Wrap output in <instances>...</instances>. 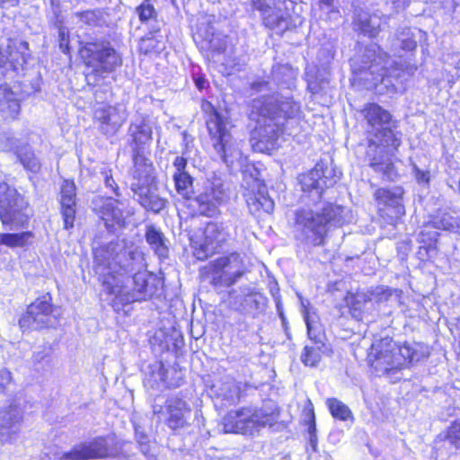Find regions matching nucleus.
Returning <instances> with one entry per match:
<instances>
[{
    "label": "nucleus",
    "mask_w": 460,
    "mask_h": 460,
    "mask_svg": "<svg viewBox=\"0 0 460 460\" xmlns=\"http://www.w3.org/2000/svg\"><path fill=\"white\" fill-rule=\"evenodd\" d=\"M301 112V105L291 94L275 93L254 99L250 118L256 122L252 140L260 150L273 148L283 132L285 124L296 119Z\"/></svg>",
    "instance_id": "nucleus-1"
},
{
    "label": "nucleus",
    "mask_w": 460,
    "mask_h": 460,
    "mask_svg": "<svg viewBox=\"0 0 460 460\" xmlns=\"http://www.w3.org/2000/svg\"><path fill=\"white\" fill-rule=\"evenodd\" d=\"M312 205L296 209L295 230L296 237L308 245L321 246L325 243L329 231L341 227L349 220V211L343 206L311 196Z\"/></svg>",
    "instance_id": "nucleus-2"
},
{
    "label": "nucleus",
    "mask_w": 460,
    "mask_h": 460,
    "mask_svg": "<svg viewBox=\"0 0 460 460\" xmlns=\"http://www.w3.org/2000/svg\"><path fill=\"white\" fill-rule=\"evenodd\" d=\"M429 349L421 343H405L398 347L393 339L385 337L376 341L371 347L373 365L376 370L388 373L420 361L429 356Z\"/></svg>",
    "instance_id": "nucleus-3"
},
{
    "label": "nucleus",
    "mask_w": 460,
    "mask_h": 460,
    "mask_svg": "<svg viewBox=\"0 0 460 460\" xmlns=\"http://www.w3.org/2000/svg\"><path fill=\"white\" fill-rule=\"evenodd\" d=\"M173 181L177 192L186 199H193L197 210L202 216L213 217L219 214V205L228 198L224 183L219 180L206 181L203 189L195 197L193 178L188 172L174 173Z\"/></svg>",
    "instance_id": "nucleus-4"
},
{
    "label": "nucleus",
    "mask_w": 460,
    "mask_h": 460,
    "mask_svg": "<svg viewBox=\"0 0 460 460\" xmlns=\"http://www.w3.org/2000/svg\"><path fill=\"white\" fill-rule=\"evenodd\" d=\"M80 55L85 66L92 68V72L86 75L90 84L92 77H100L103 74L115 71L122 65V58L117 50L105 40H92L85 42L80 49ZM97 79L94 78L93 84Z\"/></svg>",
    "instance_id": "nucleus-5"
},
{
    "label": "nucleus",
    "mask_w": 460,
    "mask_h": 460,
    "mask_svg": "<svg viewBox=\"0 0 460 460\" xmlns=\"http://www.w3.org/2000/svg\"><path fill=\"white\" fill-rule=\"evenodd\" d=\"M149 279H155L146 272V269L135 272L132 276L119 279L116 276L108 277L102 281L104 290L121 302L140 301L152 296L156 288L150 283Z\"/></svg>",
    "instance_id": "nucleus-6"
},
{
    "label": "nucleus",
    "mask_w": 460,
    "mask_h": 460,
    "mask_svg": "<svg viewBox=\"0 0 460 460\" xmlns=\"http://www.w3.org/2000/svg\"><path fill=\"white\" fill-rule=\"evenodd\" d=\"M207 127L213 141V146L220 159L227 165L242 164L243 154L240 144L233 140L229 131L230 124L213 107L207 119Z\"/></svg>",
    "instance_id": "nucleus-7"
},
{
    "label": "nucleus",
    "mask_w": 460,
    "mask_h": 460,
    "mask_svg": "<svg viewBox=\"0 0 460 460\" xmlns=\"http://www.w3.org/2000/svg\"><path fill=\"white\" fill-rule=\"evenodd\" d=\"M276 421L272 412L262 409L243 407L237 411H229L224 418V430L226 433H241L254 435L260 429L272 426Z\"/></svg>",
    "instance_id": "nucleus-8"
},
{
    "label": "nucleus",
    "mask_w": 460,
    "mask_h": 460,
    "mask_svg": "<svg viewBox=\"0 0 460 460\" xmlns=\"http://www.w3.org/2000/svg\"><path fill=\"white\" fill-rule=\"evenodd\" d=\"M367 143L366 161L369 167L376 172L382 173L384 179L394 181L397 172L392 157L401 145L394 144L393 138H385L384 135L380 134L367 137Z\"/></svg>",
    "instance_id": "nucleus-9"
},
{
    "label": "nucleus",
    "mask_w": 460,
    "mask_h": 460,
    "mask_svg": "<svg viewBox=\"0 0 460 460\" xmlns=\"http://www.w3.org/2000/svg\"><path fill=\"white\" fill-rule=\"evenodd\" d=\"M387 64L388 60L377 55L375 47H369L352 59L351 69L358 81L367 88H372L384 81Z\"/></svg>",
    "instance_id": "nucleus-10"
},
{
    "label": "nucleus",
    "mask_w": 460,
    "mask_h": 460,
    "mask_svg": "<svg viewBox=\"0 0 460 460\" xmlns=\"http://www.w3.org/2000/svg\"><path fill=\"white\" fill-rule=\"evenodd\" d=\"M341 174L333 166L331 158H322L314 169L299 177L301 190L309 192L310 196L323 199L324 188L333 186Z\"/></svg>",
    "instance_id": "nucleus-11"
},
{
    "label": "nucleus",
    "mask_w": 460,
    "mask_h": 460,
    "mask_svg": "<svg viewBox=\"0 0 460 460\" xmlns=\"http://www.w3.org/2000/svg\"><path fill=\"white\" fill-rule=\"evenodd\" d=\"M266 4L263 0H251L253 10L261 13L263 23L270 30L278 33H283L292 26L289 5L293 3L290 0H270Z\"/></svg>",
    "instance_id": "nucleus-12"
},
{
    "label": "nucleus",
    "mask_w": 460,
    "mask_h": 460,
    "mask_svg": "<svg viewBox=\"0 0 460 460\" xmlns=\"http://www.w3.org/2000/svg\"><path fill=\"white\" fill-rule=\"evenodd\" d=\"M27 202L6 182L0 181V220L3 225H22L27 220Z\"/></svg>",
    "instance_id": "nucleus-13"
},
{
    "label": "nucleus",
    "mask_w": 460,
    "mask_h": 460,
    "mask_svg": "<svg viewBox=\"0 0 460 460\" xmlns=\"http://www.w3.org/2000/svg\"><path fill=\"white\" fill-rule=\"evenodd\" d=\"M369 129L368 137H375L377 134L384 135L385 138H393L394 144L401 145L400 133L394 132L395 121L392 119L390 112L376 103H368L361 111Z\"/></svg>",
    "instance_id": "nucleus-14"
},
{
    "label": "nucleus",
    "mask_w": 460,
    "mask_h": 460,
    "mask_svg": "<svg viewBox=\"0 0 460 460\" xmlns=\"http://www.w3.org/2000/svg\"><path fill=\"white\" fill-rule=\"evenodd\" d=\"M152 349L156 354L166 351L177 353L184 345V339L174 318H165L149 338Z\"/></svg>",
    "instance_id": "nucleus-15"
},
{
    "label": "nucleus",
    "mask_w": 460,
    "mask_h": 460,
    "mask_svg": "<svg viewBox=\"0 0 460 460\" xmlns=\"http://www.w3.org/2000/svg\"><path fill=\"white\" fill-rule=\"evenodd\" d=\"M209 394L222 402L223 406H231L237 403L241 397L246 394L247 390L256 386L248 382H237L229 375L215 377L210 385Z\"/></svg>",
    "instance_id": "nucleus-16"
},
{
    "label": "nucleus",
    "mask_w": 460,
    "mask_h": 460,
    "mask_svg": "<svg viewBox=\"0 0 460 460\" xmlns=\"http://www.w3.org/2000/svg\"><path fill=\"white\" fill-rule=\"evenodd\" d=\"M211 268L215 274L212 279L215 286L229 287L243 275L242 260L236 252L215 260Z\"/></svg>",
    "instance_id": "nucleus-17"
},
{
    "label": "nucleus",
    "mask_w": 460,
    "mask_h": 460,
    "mask_svg": "<svg viewBox=\"0 0 460 460\" xmlns=\"http://www.w3.org/2000/svg\"><path fill=\"white\" fill-rule=\"evenodd\" d=\"M26 41L8 40L5 46H0V71L3 75L22 69L30 54Z\"/></svg>",
    "instance_id": "nucleus-18"
},
{
    "label": "nucleus",
    "mask_w": 460,
    "mask_h": 460,
    "mask_svg": "<svg viewBox=\"0 0 460 460\" xmlns=\"http://www.w3.org/2000/svg\"><path fill=\"white\" fill-rule=\"evenodd\" d=\"M227 238L228 233L222 224L210 222L204 229L203 241L194 246L193 255L199 261L207 260L217 252Z\"/></svg>",
    "instance_id": "nucleus-19"
},
{
    "label": "nucleus",
    "mask_w": 460,
    "mask_h": 460,
    "mask_svg": "<svg viewBox=\"0 0 460 460\" xmlns=\"http://www.w3.org/2000/svg\"><path fill=\"white\" fill-rule=\"evenodd\" d=\"M124 249L125 240L123 239H116L93 249L95 270L103 277L102 281L108 277L114 276L113 266H116L119 254Z\"/></svg>",
    "instance_id": "nucleus-20"
},
{
    "label": "nucleus",
    "mask_w": 460,
    "mask_h": 460,
    "mask_svg": "<svg viewBox=\"0 0 460 460\" xmlns=\"http://www.w3.org/2000/svg\"><path fill=\"white\" fill-rule=\"evenodd\" d=\"M146 263L143 253L137 249L128 247L125 242V249L119 254L116 266H113V275L119 279L132 276L135 272L145 270Z\"/></svg>",
    "instance_id": "nucleus-21"
},
{
    "label": "nucleus",
    "mask_w": 460,
    "mask_h": 460,
    "mask_svg": "<svg viewBox=\"0 0 460 460\" xmlns=\"http://www.w3.org/2000/svg\"><path fill=\"white\" fill-rule=\"evenodd\" d=\"M94 119L100 130L106 136L115 135L127 119L126 111L115 106L102 105L95 109Z\"/></svg>",
    "instance_id": "nucleus-22"
},
{
    "label": "nucleus",
    "mask_w": 460,
    "mask_h": 460,
    "mask_svg": "<svg viewBox=\"0 0 460 460\" xmlns=\"http://www.w3.org/2000/svg\"><path fill=\"white\" fill-rule=\"evenodd\" d=\"M166 425L172 430L183 429L188 425L187 418L190 408L187 402L177 396L170 397L165 402Z\"/></svg>",
    "instance_id": "nucleus-23"
},
{
    "label": "nucleus",
    "mask_w": 460,
    "mask_h": 460,
    "mask_svg": "<svg viewBox=\"0 0 460 460\" xmlns=\"http://www.w3.org/2000/svg\"><path fill=\"white\" fill-rule=\"evenodd\" d=\"M22 411L16 405L0 411V441L10 442L14 439L21 429Z\"/></svg>",
    "instance_id": "nucleus-24"
},
{
    "label": "nucleus",
    "mask_w": 460,
    "mask_h": 460,
    "mask_svg": "<svg viewBox=\"0 0 460 460\" xmlns=\"http://www.w3.org/2000/svg\"><path fill=\"white\" fill-rule=\"evenodd\" d=\"M131 190L139 204L154 213L161 212L167 205L166 199L159 197L151 188V183H132Z\"/></svg>",
    "instance_id": "nucleus-25"
},
{
    "label": "nucleus",
    "mask_w": 460,
    "mask_h": 460,
    "mask_svg": "<svg viewBox=\"0 0 460 460\" xmlns=\"http://www.w3.org/2000/svg\"><path fill=\"white\" fill-rule=\"evenodd\" d=\"M121 200L112 198L106 199L101 208L100 217L109 232H113L116 226H121L124 224L123 207Z\"/></svg>",
    "instance_id": "nucleus-26"
},
{
    "label": "nucleus",
    "mask_w": 460,
    "mask_h": 460,
    "mask_svg": "<svg viewBox=\"0 0 460 460\" xmlns=\"http://www.w3.org/2000/svg\"><path fill=\"white\" fill-rule=\"evenodd\" d=\"M393 295V290L385 286H378L369 289L367 292H357L355 295L347 298V303L352 310L360 311L361 304L367 301L375 303H383L389 300Z\"/></svg>",
    "instance_id": "nucleus-27"
},
{
    "label": "nucleus",
    "mask_w": 460,
    "mask_h": 460,
    "mask_svg": "<svg viewBox=\"0 0 460 460\" xmlns=\"http://www.w3.org/2000/svg\"><path fill=\"white\" fill-rule=\"evenodd\" d=\"M61 213L66 229L74 227L75 217V185L73 181H65L61 188Z\"/></svg>",
    "instance_id": "nucleus-28"
},
{
    "label": "nucleus",
    "mask_w": 460,
    "mask_h": 460,
    "mask_svg": "<svg viewBox=\"0 0 460 460\" xmlns=\"http://www.w3.org/2000/svg\"><path fill=\"white\" fill-rule=\"evenodd\" d=\"M403 190L401 187L392 189L380 188L375 192V199L379 206L390 207L396 217L404 215V207L402 204Z\"/></svg>",
    "instance_id": "nucleus-29"
},
{
    "label": "nucleus",
    "mask_w": 460,
    "mask_h": 460,
    "mask_svg": "<svg viewBox=\"0 0 460 460\" xmlns=\"http://www.w3.org/2000/svg\"><path fill=\"white\" fill-rule=\"evenodd\" d=\"M132 151L135 168L133 174L136 180L133 183H152L154 167L144 155L143 147H133Z\"/></svg>",
    "instance_id": "nucleus-30"
},
{
    "label": "nucleus",
    "mask_w": 460,
    "mask_h": 460,
    "mask_svg": "<svg viewBox=\"0 0 460 460\" xmlns=\"http://www.w3.org/2000/svg\"><path fill=\"white\" fill-rule=\"evenodd\" d=\"M128 136L131 138L130 146L132 148L143 147L152 139V128L144 117L137 116L129 126Z\"/></svg>",
    "instance_id": "nucleus-31"
},
{
    "label": "nucleus",
    "mask_w": 460,
    "mask_h": 460,
    "mask_svg": "<svg viewBox=\"0 0 460 460\" xmlns=\"http://www.w3.org/2000/svg\"><path fill=\"white\" fill-rule=\"evenodd\" d=\"M145 238L150 248L160 259L169 256V240L155 225L146 226Z\"/></svg>",
    "instance_id": "nucleus-32"
},
{
    "label": "nucleus",
    "mask_w": 460,
    "mask_h": 460,
    "mask_svg": "<svg viewBox=\"0 0 460 460\" xmlns=\"http://www.w3.org/2000/svg\"><path fill=\"white\" fill-rule=\"evenodd\" d=\"M265 187L259 189L257 193L250 192L246 195V203L250 212L257 217L261 213L270 214L274 209V201L265 193Z\"/></svg>",
    "instance_id": "nucleus-33"
},
{
    "label": "nucleus",
    "mask_w": 460,
    "mask_h": 460,
    "mask_svg": "<svg viewBox=\"0 0 460 460\" xmlns=\"http://www.w3.org/2000/svg\"><path fill=\"white\" fill-rule=\"evenodd\" d=\"M382 18L377 13L359 11L356 13L354 24L357 30L368 37L375 38L381 31Z\"/></svg>",
    "instance_id": "nucleus-34"
},
{
    "label": "nucleus",
    "mask_w": 460,
    "mask_h": 460,
    "mask_svg": "<svg viewBox=\"0 0 460 460\" xmlns=\"http://www.w3.org/2000/svg\"><path fill=\"white\" fill-rule=\"evenodd\" d=\"M87 460L110 457L115 455L109 440L104 437L94 438L91 441L82 443Z\"/></svg>",
    "instance_id": "nucleus-35"
},
{
    "label": "nucleus",
    "mask_w": 460,
    "mask_h": 460,
    "mask_svg": "<svg viewBox=\"0 0 460 460\" xmlns=\"http://www.w3.org/2000/svg\"><path fill=\"white\" fill-rule=\"evenodd\" d=\"M417 42L410 28L403 27L391 38V51L394 55L401 56V51H412L416 49Z\"/></svg>",
    "instance_id": "nucleus-36"
},
{
    "label": "nucleus",
    "mask_w": 460,
    "mask_h": 460,
    "mask_svg": "<svg viewBox=\"0 0 460 460\" xmlns=\"http://www.w3.org/2000/svg\"><path fill=\"white\" fill-rule=\"evenodd\" d=\"M21 111V105L15 93L6 85H0V112L11 119H15Z\"/></svg>",
    "instance_id": "nucleus-37"
},
{
    "label": "nucleus",
    "mask_w": 460,
    "mask_h": 460,
    "mask_svg": "<svg viewBox=\"0 0 460 460\" xmlns=\"http://www.w3.org/2000/svg\"><path fill=\"white\" fill-rule=\"evenodd\" d=\"M144 384L146 386L152 389H158L161 385L165 384L166 370L161 361L149 364L144 370Z\"/></svg>",
    "instance_id": "nucleus-38"
},
{
    "label": "nucleus",
    "mask_w": 460,
    "mask_h": 460,
    "mask_svg": "<svg viewBox=\"0 0 460 460\" xmlns=\"http://www.w3.org/2000/svg\"><path fill=\"white\" fill-rule=\"evenodd\" d=\"M226 48V38L220 34L212 32L201 41V49L206 50L208 58L215 60L217 56L224 53Z\"/></svg>",
    "instance_id": "nucleus-39"
},
{
    "label": "nucleus",
    "mask_w": 460,
    "mask_h": 460,
    "mask_svg": "<svg viewBox=\"0 0 460 460\" xmlns=\"http://www.w3.org/2000/svg\"><path fill=\"white\" fill-rule=\"evenodd\" d=\"M56 313V308L52 304L51 296L47 293L38 297L34 302L28 305V316H49Z\"/></svg>",
    "instance_id": "nucleus-40"
},
{
    "label": "nucleus",
    "mask_w": 460,
    "mask_h": 460,
    "mask_svg": "<svg viewBox=\"0 0 460 460\" xmlns=\"http://www.w3.org/2000/svg\"><path fill=\"white\" fill-rule=\"evenodd\" d=\"M272 78L278 85L291 89L295 85L296 75L291 66L278 65L272 68Z\"/></svg>",
    "instance_id": "nucleus-41"
},
{
    "label": "nucleus",
    "mask_w": 460,
    "mask_h": 460,
    "mask_svg": "<svg viewBox=\"0 0 460 460\" xmlns=\"http://www.w3.org/2000/svg\"><path fill=\"white\" fill-rule=\"evenodd\" d=\"M139 51L145 55L152 53H160L165 49V43L162 36L154 32H149L140 39L138 44Z\"/></svg>",
    "instance_id": "nucleus-42"
},
{
    "label": "nucleus",
    "mask_w": 460,
    "mask_h": 460,
    "mask_svg": "<svg viewBox=\"0 0 460 460\" xmlns=\"http://www.w3.org/2000/svg\"><path fill=\"white\" fill-rule=\"evenodd\" d=\"M307 327V334L312 342L324 345V328L320 323V318H305Z\"/></svg>",
    "instance_id": "nucleus-43"
},
{
    "label": "nucleus",
    "mask_w": 460,
    "mask_h": 460,
    "mask_svg": "<svg viewBox=\"0 0 460 460\" xmlns=\"http://www.w3.org/2000/svg\"><path fill=\"white\" fill-rule=\"evenodd\" d=\"M313 345H305L301 355V360L305 366L316 367L322 358L324 345L313 342Z\"/></svg>",
    "instance_id": "nucleus-44"
},
{
    "label": "nucleus",
    "mask_w": 460,
    "mask_h": 460,
    "mask_svg": "<svg viewBox=\"0 0 460 460\" xmlns=\"http://www.w3.org/2000/svg\"><path fill=\"white\" fill-rule=\"evenodd\" d=\"M326 404L333 418L344 421L349 419H353V415L349 408L337 398L327 399Z\"/></svg>",
    "instance_id": "nucleus-45"
},
{
    "label": "nucleus",
    "mask_w": 460,
    "mask_h": 460,
    "mask_svg": "<svg viewBox=\"0 0 460 460\" xmlns=\"http://www.w3.org/2000/svg\"><path fill=\"white\" fill-rule=\"evenodd\" d=\"M31 235L29 232L21 234H0V243L9 247L22 246L28 236Z\"/></svg>",
    "instance_id": "nucleus-46"
},
{
    "label": "nucleus",
    "mask_w": 460,
    "mask_h": 460,
    "mask_svg": "<svg viewBox=\"0 0 460 460\" xmlns=\"http://www.w3.org/2000/svg\"><path fill=\"white\" fill-rule=\"evenodd\" d=\"M18 157L26 170L32 172H38L40 171V163L33 152L26 150L22 153H19Z\"/></svg>",
    "instance_id": "nucleus-47"
},
{
    "label": "nucleus",
    "mask_w": 460,
    "mask_h": 460,
    "mask_svg": "<svg viewBox=\"0 0 460 460\" xmlns=\"http://www.w3.org/2000/svg\"><path fill=\"white\" fill-rule=\"evenodd\" d=\"M75 15L78 17L82 22L91 26L98 25L102 18L101 12L96 10L75 13Z\"/></svg>",
    "instance_id": "nucleus-48"
},
{
    "label": "nucleus",
    "mask_w": 460,
    "mask_h": 460,
    "mask_svg": "<svg viewBox=\"0 0 460 460\" xmlns=\"http://www.w3.org/2000/svg\"><path fill=\"white\" fill-rule=\"evenodd\" d=\"M59 460H87L82 443L73 447V448L62 454Z\"/></svg>",
    "instance_id": "nucleus-49"
},
{
    "label": "nucleus",
    "mask_w": 460,
    "mask_h": 460,
    "mask_svg": "<svg viewBox=\"0 0 460 460\" xmlns=\"http://www.w3.org/2000/svg\"><path fill=\"white\" fill-rule=\"evenodd\" d=\"M268 288L275 302L279 316H284L283 308L280 303V295L279 284L275 279H271L268 283Z\"/></svg>",
    "instance_id": "nucleus-50"
},
{
    "label": "nucleus",
    "mask_w": 460,
    "mask_h": 460,
    "mask_svg": "<svg viewBox=\"0 0 460 460\" xmlns=\"http://www.w3.org/2000/svg\"><path fill=\"white\" fill-rule=\"evenodd\" d=\"M447 439L456 448H460V420L455 421L449 428Z\"/></svg>",
    "instance_id": "nucleus-51"
},
{
    "label": "nucleus",
    "mask_w": 460,
    "mask_h": 460,
    "mask_svg": "<svg viewBox=\"0 0 460 460\" xmlns=\"http://www.w3.org/2000/svg\"><path fill=\"white\" fill-rule=\"evenodd\" d=\"M137 12L138 13L139 19L142 22L148 21L155 13L154 6L151 4H149V3L142 4L140 6H138L137 8Z\"/></svg>",
    "instance_id": "nucleus-52"
},
{
    "label": "nucleus",
    "mask_w": 460,
    "mask_h": 460,
    "mask_svg": "<svg viewBox=\"0 0 460 460\" xmlns=\"http://www.w3.org/2000/svg\"><path fill=\"white\" fill-rule=\"evenodd\" d=\"M414 176L418 183H426L428 184L430 181V173L429 171L420 170L416 164H413L412 167Z\"/></svg>",
    "instance_id": "nucleus-53"
},
{
    "label": "nucleus",
    "mask_w": 460,
    "mask_h": 460,
    "mask_svg": "<svg viewBox=\"0 0 460 460\" xmlns=\"http://www.w3.org/2000/svg\"><path fill=\"white\" fill-rule=\"evenodd\" d=\"M308 432L310 435V443L313 447H314V444L316 443V425H315V416L313 410L310 411L309 413V420H308Z\"/></svg>",
    "instance_id": "nucleus-54"
},
{
    "label": "nucleus",
    "mask_w": 460,
    "mask_h": 460,
    "mask_svg": "<svg viewBox=\"0 0 460 460\" xmlns=\"http://www.w3.org/2000/svg\"><path fill=\"white\" fill-rule=\"evenodd\" d=\"M110 172H111L110 171L102 172V175L104 183L107 188H111L113 190V192L116 194V196L119 197V193L118 191V190H119L118 185L115 182L112 175Z\"/></svg>",
    "instance_id": "nucleus-55"
},
{
    "label": "nucleus",
    "mask_w": 460,
    "mask_h": 460,
    "mask_svg": "<svg viewBox=\"0 0 460 460\" xmlns=\"http://www.w3.org/2000/svg\"><path fill=\"white\" fill-rule=\"evenodd\" d=\"M11 372L8 371L7 369L0 370V394L4 391V389L11 383Z\"/></svg>",
    "instance_id": "nucleus-56"
},
{
    "label": "nucleus",
    "mask_w": 460,
    "mask_h": 460,
    "mask_svg": "<svg viewBox=\"0 0 460 460\" xmlns=\"http://www.w3.org/2000/svg\"><path fill=\"white\" fill-rule=\"evenodd\" d=\"M173 166L176 168L175 173L186 172L187 159L182 156H176L173 161Z\"/></svg>",
    "instance_id": "nucleus-57"
},
{
    "label": "nucleus",
    "mask_w": 460,
    "mask_h": 460,
    "mask_svg": "<svg viewBox=\"0 0 460 460\" xmlns=\"http://www.w3.org/2000/svg\"><path fill=\"white\" fill-rule=\"evenodd\" d=\"M36 322V318H20L18 324L22 331L31 328Z\"/></svg>",
    "instance_id": "nucleus-58"
},
{
    "label": "nucleus",
    "mask_w": 460,
    "mask_h": 460,
    "mask_svg": "<svg viewBox=\"0 0 460 460\" xmlns=\"http://www.w3.org/2000/svg\"><path fill=\"white\" fill-rule=\"evenodd\" d=\"M135 434H136V439L138 444L141 443V440L148 441V437L144 433L142 429L139 426H135Z\"/></svg>",
    "instance_id": "nucleus-59"
},
{
    "label": "nucleus",
    "mask_w": 460,
    "mask_h": 460,
    "mask_svg": "<svg viewBox=\"0 0 460 460\" xmlns=\"http://www.w3.org/2000/svg\"><path fill=\"white\" fill-rule=\"evenodd\" d=\"M269 85V82H266V81H261V82H255L252 84V87L253 90L257 91V92H260V91H262L264 89H270L268 87Z\"/></svg>",
    "instance_id": "nucleus-60"
},
{
    "label": "nucleus",
    "mask_w": 460,
    "mask_h": 460,
    "mask_svg": "<svg viewBox=\"0 0 460 460\" xmlns=\"http://www.w3.org/2000/svg\"><path fill=\"white\" fill-rule=\"evenodd\" d=\"M300 302H301V313L304 314V316H309L310 314V310H309V305H310V303L307 301V300H304L300 297Z\"/></svg>",
    "instance_id": "nucleus-61"
},
{
    "label": "nucleus",
    "mask_w": 460,
    "mask_h": 460,
    "mask_svg": "<svg viewBox=\"0 0 460 460\" xmlns=\"http://www.w3.org/2000/svg\"><path fill=\"white\" fill-rule=\"evenodd\" d=\"M138 445H139L141 452L144 455L147 456L150 453L149 440L146 441V442L144 440H141V443L138 444Z\"/></svg>",
    "instance_id": "nucleus-62"
},
{
    "label": "nucleus",
    "mask_w": 460,
    "mask_h": 460,
    "mask_svg": "<svg viewBox=\"0 0 460 460\" xmlns=\"http://www.w3.org/2000/svg\"><path fill=\"white\" fill-rule=\"evenodd\" d=\"M47 357V354L44 351H39L37 353H34L33 355V362L34 363H40L45 359Z\"/></svg>",
    "instance_id": "nucleus-63"
},
{
    "label": "nucleus",
    "mask_w": 460,
    "mask_h": 460,
    "mask_svg": "<svg viewBox=\"0 0 460 460\" xmlns=\"http://www.w3.org/2000/svg\"><path fill=\"white\" fill-rule=\"evenodd\" d=\"M194 82H195V85L197 86L198 89L199 90H202L205 88L206 84H207V81L205 78L203 77H196L194 79Z\"/></svg>",
    "instance_id": "nucleus-64"
}]
</instances>
